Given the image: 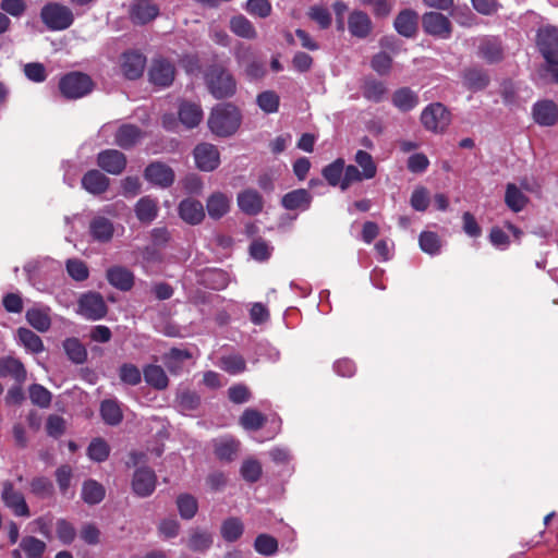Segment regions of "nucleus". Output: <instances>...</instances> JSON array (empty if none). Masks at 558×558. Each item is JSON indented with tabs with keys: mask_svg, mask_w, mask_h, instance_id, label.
Listing matches in <instances>:
<instances>
[{
	"mask_svg": "<svg viewBox=\"0 0 558 558\" xmlns=\"http://www.w3.org/2000/svg\"><path fill=\"white\" fill-rule=\"evenodd\" d=\"M240 123V110L231 104L217 105L208 119L210 131L218 136L232 135L239 129Z\"/></svg>",
	"mask_w": 558,
	"mask_h": 558,
	"instance_id": "f257e3e1",
	"label": "nucleus"
},
{
	"mask_svg": "<svg viewBox=\"0 0 558 558\" xmlns=\"http://www.w3.org/2000/svg\"><path fill=\"white\" fill-rule=\"evenodd\" d=\"M205 82L216 99L232 97L236 92V82L232 74L221 65H211L205 74Z\"/></svg>",
	"mask_w": 558,
	"mask_h": 558,
	"instance_id": "f03ea898",
	"label": "nucleus"
},
{
	"mask_svg": "<svg viewBox=\"0 0 558 558\" xmlns=\"http://www.w3.org/2000/svg\"><path fill=\"white\" fill-rule=\"evenodd\" d=\"M41 22L49 31L68 29L74 22L72 10L59 2H47L40 11Z\"/></svg>",
	"mask_w": 558,
	"mask_h": 558,
	"instance_id": "7ed1b4c3",
	"label": "nucleus"
},
{
	"mask_svg": "<svg viewBox=\"0 0 558 558\" xmlns=\"http://www.w3.org/2000/svg\"><path fill=\"white\" fill-rule=\"evenodd\" d=\"M94 88L89 75L73 71L64 74L59 81V89L66 99H78L88 95Z\"/></svg>",
	"mask_w": 558,
	"mask_h": 558,
	"instance_id": "20e7f679",
	"label": "nucleus"
},
{
	"mask_svg": "<svg viewBox=\"0 0 558 558\" xmlns=\"http://www.w3.org/2000/svg\"><path fill=\"white\" fill-rule=\"evenodd\" d=\"M423 126L434 133H442L451 122V113L440 102L429 104L421 113Z\"/></svg>",
	"mask_w": 558,
	"mask_h": 558,
	"instance_id": "39448f33",
	"label": "nucleus"
},
{
	"mask_svg": "<svg viewBox=\"0 0 558 558\" xmlns=\"http://www.w3.org/2000/svg\"><path fill=\"white\" fill-rule=\"evenodd\" d=\"M355 161L362 168L360 171L355 166L349 165L345 168V184L356 183L363 180H369L375 178L377 173V167L371 154L365 150H357L355 154Z\"/></svg>",
	"mask_w": 558,
	"mask_h": 558,
	"instance_id": "423d86ee",
	"label": "nucleus"
},
{
	"mask_svg": "<svg viewBox=\"0 0 558 558\" xmlns=\"http://www.w3.org/2000/svg\"><path fill=\"white\" fill-rule=\"evenodd\" d=\"M536 43L539 52L554 71V66L558 65V28L555 26L541 28L537 32Z\"/></svg>",
	"mask_w": 558,
	"mask_h": 558,
	"instance_id": "0eeeda50",
	"label": "nucleus"
},
{
	"mask_svg": "<svg viewBox=\"0 0 558 558\" xmlns=\"http://www.w3.org/2000/svg\"><path fill=\"white\" fill-rule=\"evenodd\" d=\"M77 306V313L89 320L104 318L108 311L104 298L95 292L83 294L78 300Z\"/></svg>",
	"mask_w": 558,
	"mask_h": 558,
	"instance_id": "6e6552de",
	"label": "nucleus"
},
{
	"mask_svg": "<svg viewBox=\"0 0 558 558\" xmlns=\"http://www.w3.org/2000/svg\"><path fill=\"white\" fill-rule=\"evenodd\" d=\"M129 19L134 25H147L160 14L159 5L153 1L133 0L128 10Z\"/></svg>",
	"mask_w": 558,
	"mask_h": 558,
	"instance_id": "1a4fd4ad",
	"label": "nucleus"
},
{
	"mask_svg": "<svg viewBox=\"0 0 558 558\" xmlns=\"http://www.w3.org/2000/svg\"><path fill=\"white\" fill-rule=\"evenodd\" d=\"M175 76V68L173 63L165 58H156L153 60L148 70L149 82L157 87L170 86Z\"/></svg>",
	"mask_w": 558,
	"mask_h": 558,
	"instance_id": "9d476101",
	"label": "nucleus"
},
{
	"mask_svg": "<svg viewBox=\"0 0 558 558\" xmlns=\"http://www.w3.org/2000/svg\"><path fill=\"white\" fill-rule=\"evenodd\" d=\"M146 66V57L136 50H129L120 57V70L128 80L140 78Z\"/></svg>",
	"mask_w": 558,
	"mask_h": 558,
	"instance_id": "9b49d317",
	"label": "nucleus"
},
{
	"mask_svg": "<svg viewBox=\"0 0 558 558\" xmlns=\"http://www.w3.org/2000/svg\"><path fill=\"white\" fill-rule=\"evenodd\" d=\"M1 499L5 507H8L16 517H29V508L25 501L22 493L16 490L13 484L9 481L3 483Z\"/></svg>",
	"mask_w": 558,
	"mask_h": 558,
	"instance_id": "f8f14e48",
	"label": "nucleus"
},
{
	"mask_svg": "<svg viewBox=\"0 0 558 558\" xmlns=\"http://www.w3.org/2000/svg\"><path fill=\"white\" fill-rule=\"evenodd\" d=\"M196 167L202 171H214L220 163L217 147L209 143L198 144L193 151Z\"/></svg>",
	"mask_w": 558,
	"mask_h": 558,
	"instance_id": "ddd939ff",
	"label": "nucleus"
},
{
	"mask_svg": "<svg viewBox=\"0 0 558 558\" xmlns=\"http://www.w3.org/2000/svg\"><path fill=\"white\" fill-rule=\"evenodd\" d=\"M126 156L117 149H105L97 155L98 167L109 174H121L126 167Z\"/></svg>",
	"mask_w": 558,
	"mask_h": 558,
	"instance_id": "4468645a",
	"label": "nucleus"
},
{
	"mask_svg": "<svg viewBox=\"0 0 558 558\" xmlns=\"http://www.w3.org/2000/svg\"><path fill=\"white\" fill-rule=\"evenodd\" d=\"M174 171L163 162L149 163L144 171V178L151 184L169 187L174 182Z\"/></svg>",
	"mask_w": 558,
	"mask_h": 558,
	"instance_id": "2eb2a0df",
	"label": "nucleus"
},
{
	"mask_svg": "<svg viewBox=\"0 0 558 558\" xmlns=\"http://www.w3.org/2000/svg\"><path fill=\"white\" fill-rule=\"evenodd\" d=\"M425 33L439 38H448L451 35V23L447 16L439 12H428L423 16Z\"/></svg>",
	"mask_w": 558,
	"mask_h": 558,
	"instance_id": "dca6fc26",
	"label": "nucleus"
},
{
	"mask_svg": "<svg viewBox=\"0 0 558 558\" xmlns=\"http://www.w3.org/2000/svg\"><path fill=\"white\" fill-rule=\"evenodd\" d=\"M532 117L541 126H553L558 122V105L547 99L536 101L532 107Z\"/></svg>",
	"mask_w": 558,
	"mask_h": 558,
	"instance_id": "f3484780",
	"label": "nucleus"
},
{
	"mask_svg": "<svg viewBox=\"0 0 558 558\" xmlns=\"http://www.w3.org/2000/svg\"><path fill=\"white\" fill-rule=\"evenodd\" d=\"M157 477L149 468H140L135 471L132 481V488L138 497L151 495L156 488Z\"/></svg>",
	"mask_w": 558,
	"mask_h": 558,
	"instance_id": "a211bd4d",
	"label": "nucleus"
},
{
	"mask_svg": "<svg viewBox=\"0 0 558 558\" xmlns=\"http://www.w3.org/2000/svg\"><path fill=\"white\" fill-rule=\"evenodd\" d=\"M108 282L116 289L130 291L135 281L134 274L124 266H111L106 271Z\"/></svg>",
	"mask_w": 558,
	"mask_h": 558,
	"instance_id": "6ab92c4d",
	"label": "nucleus"
},
{
	"mask_svg": "<svg viewBox=\"0 0 558 558\" xmlns=\"http://www.w3.org/2000/svg\"><path fill=\"white\" fill-rule=\"evenodd\" d=\"M345 162L342 158L324 167L322 174L329 185L340 187L341 191L348 190L353 183L345 184Z\"/></svg>",
	"mask_w": 558,
	"mask_h": 558,
	"instance_id": "aec40b11",
	"label": "nucleus"
},
{
	"mask_svg": "<svg viewBox=\"0 0 558 558\" xmlns=\"http://www.w3.org/2000/svg\"><path fill=\"white\" fill-rule=\"evenodd\" d=\"M393 26L399 35L413 38L418 29V14L410 9L402 10L397 15Z\"/></svg>",
	"mask_w": 558,
	"mask_h": 558,
	"instance_id": "412c9836",
	"label": "nucleus"
},
{
	"mask_svg": "<svg viewBox=\"0 0 558 558\" xmlns=\"http://www.w3.org/2000/svg\"><path fill=\"white\" fill-rule=\"evenodd\" d=\"M477 54L488 63L501 61L504 58L501 40L494 36H485L481 38Z\"/></svg>",
	"mask_w": 558,
	"mask_h": 558,
	"instance_id": "4be33fe9",
	"label": "nucleus"
},
{
	"mask_svg": "<svg viewBox=\"0 0 558 558\" xmlns=\"http://www.w3.org/2000/svg\"><path fill=\"white\" fill-rule=\"evenodd\" d=\"M0 377L12 378L16 384L22 385L27 377L24 364L15 357H0Z\"/></svg>",
	"mask_w": 558,
	"mask_h": 558,
	"instance_id": "5701e85b",
	"label": "nucleus"
},
{
	"mask_svg": "<svg viewBox=\"0 0 558 558\" xmlns=\"http://www.w3.org/2000/svg\"><path fill=\"white\" fill-rule=\"evenodd\" d=\"M144 137L142 130L134 124H122L114 134V143L123 148L130 149Z\"/></svg>",
	"mask_w": 558,
	"mask_h": 558,
	"instance_id": "b1692460",
	"label": "nucleus"
},
{
	"mask_svg": "<svg viewBox=\"0 0 558 558\" xmlns=\"http://www.w3.org/2000/svg\"><path fill=\"white\" fill-rule=\"evenodd\" d=\"M89 233L94 241L108 243L113 238L114 227L108 218L96 216L89 222Z\"/></svg>",
	"mask_w": 558,
	"mask_h": 558,
	"instance_id": "393cba45",
	"label": "nucleus"
},
{
	"mask_svg": "<svg viewBox=\"0 0 558 558\" xmlns=\"http://www.w3.org/2000/svg\"><path fill=\"white\" fill-rule=\"evenodd\" d=\"M348 28L353 37L366 38L373 29V24L365 12L353 11L348 19Z\"/></svg>",
	"mask_w": 558,
	"mask_h": 558,
	"instance_id": "a878e982",
	"label": "nucleus"
},
{
	"mask_svg": "<svg viewBox=\"0 0 558 558\" xmlns=\"http://www.w3.org/2000/svg\"><path fill=\"white\" fill-rule=\"evenodd\" d=\"M109 178L99 170L87 171L82 178V186L90 194L100 195L109 187Z\"/></svg>",
	"mask_w": 558,
	"mask_h": 558,
	"instance_id": "bb28decb",
	"label": "nucleus"
},
{
	"mask_svg": "<svg viewBox=\"0 0 558 558\" xmlns=\"http://www.w3.org/2000/svg\"><path fill=\"white\" fill-rule=\"evenodd\" d=\"M180 217L190 225H198L205 217L203 204L196 199H183L179 204Z\"/></svg>",
	"mask_w": 558,
	"mask_h": 558,
	"instance_id": "cd10ccee",
	"label": "nucleus"
},
{
	"mask_svg": "<svg viewBox=\"0 0 558 558\" xmlns=\"http://www.w3.org/2000/svg\"><path fill=\"white\" fill-rule=\"evenodd\" d=\"M312 202L311 194L304 189H298L287 193L282 199V206L288 210H306Z\"/></svg>",
	"mask_w": 558,
	"mask_h": 558,
	"instance_id": "c85d7f7f",
	"label": "nucleus"
},
{
	"mask_svg": "<svg viewBox=\"0 0 558 558\" xmlns=\"http://www.w3.org/2000/svg\"><path fill=\"white\" fill-rule=\"evenodd\" d=\"M240 209L247 215H257L263 209V198L257 191L245 190L238 195Z\"/></svg>",
	"mask_w": 558,
	"mask_h": 558,
	"instance_id": "c756f323",
	"label": "nucleus"
},
{
	"mask_svg": "<svg viewBox=\"0 0 558 558\" xmlns=\"http://www.w3.org/2000/svg\"><path fill=\"white\" fill-rule=\"evenodd\" d=\"M206 208L210 218L220 219L230 210V198L221 192L213 193L207 199Z\"/></svg>",
	"mask_w": 558,
	"mask_h": 558,
	"instance_id": "7c9ffc66",
	"label": "nucleus"
},
{
	"mask_svg": "<svg viewBox=\"0 0 558 558\" xmlns=\"http://www.w3.org/2000/svg\"><path fill=\"white\" fill-rule=\"evenodd\" d=\"M16 340L17 343L23 345L27 352L33 354L41 353L45 349L40 337L25 327H20L16 330Z\"/></svg>",
	"mask_w": 558,
	"mask_h": 558,
	"instance_id": "2f4dec72",
	"label": "nucleus"
},
{
	"mask_svg": "<svg viewBox=\"0 0 558 558\" xmlns=\"http://www.w3.org/2000/svg\"><path fill=\"white\" fill-rule=\"evenodd\" d=\"M391 101L400 111L408 112L418 104V96L409 87H401L392 94Z\"/></svg>",
	"mask_w": 558,
	"mask_h": 558,
	"instance_id": "473e14b6",
	"label": "nucleus"
},
{
	"mask_svg": "<svg viewBox=\"0 0 558 558\" xmlns=\"http://www.w3.org/2000/svg\"><path fill=\"white\" fill-rule=\"evenodd\" d=\"M135 215L143 223H150L158 215V204L149 196H144L135 204Z\"/></svg>",
	"mask_w": 558,
	"mask_h": 558,
	"instance_id": "72a5a7b5",
	"label": "nucleus"
},
{
	"mask_svg": "<svg viewBox=\"0 0 558 558\" xmlns=\"http://www.w3.org/2000/svg\"><path fill=\"white\" fill-rule=\"evenodd\" d=\"M27 323L39 332H46L51 327L49 308L32 307L26 312Z\"/></svg>",
	"mask_w": 558,
	"mask_h": 558,
	"instance_id": "f704fd0d",
	"label": "nucleus"
},
{
	"mask_svg": "<svg viewBox=\"0 0 558 558\" xmlns=\"http://www.w3.org/2000/svg\"><path fill=\"white\" fill-rule=\"evenodd\" d=\"M179 119L186 128H195L203 119L202 108L196 104L182 102L179 108Z\"/></svg>",
	"mask_w": 558,
	"mask_h": 558,
	"instance_id": "c9c22d12",
	"label": "nucleus"
},
{
	"mask_svg": "<svg viewBox=\"0 0 558 558\" xmlns=\"http://www.w3.org/2000/svg\"><path fill=\"white\" fill-rule=\"evenodd\" d=\"M240 442L233 438H222L214 444L215 454L220 461L231 462L238 451Z\"/></svg>",
	"mask_w": 558,
	"mask_h": 558,
	"instance_id": "e433bc0d",
	"label": "nucleus"
},
{
	"mask_svg": "<svg viewBox=\"0 0 558 558\" xmlns=\"http://www.w3.org/2000/svg\"><path fill=\"white\" fill-rule=\"evenodd\" d=\"M145 381L155 389L162 390L168 386V376L159 365L150 364L144 367Z\"/></svg>",
	"mask_w": 558,
	"mask_h": 558,
	"instance_id": "4c0bfd02",
	"label": "nucleus"
},
{
	"mask_svg": "<svg viewBox=\"0 0 558 558\" xmlns=\"http://www.w3.org/2000/svg\"><path fill=\"white\" fill-rule=\"evenodd\" d=\"M463 82L469 89L481 90L488 85L489 76L482 69L471 68L464 71Z\"/></svg>",
	"mask_w": 558,
	"mask_h": 558,
	"instance_id": "58836bf2",
	"label": "nucleus"
},
{
	"mask_svg": "<svg viewBox=\"0 0 558 558\" xmlns=\"http://www.w3.org/2000/svg\"><path fill=\"white\" fill-rule=\"evenodd\" d=\"M64 351L74 364H83L87 360V350L77 338H68L63 342Z\"/></svg>",
	"mask_w": 558,
	"mask_h": 558,
	"instance_id": "ea45409f",
	"label": "nucleus"
},
{
	"mask_svg": "<svg viewBox=\"0 0 558 558\" xmlns=\"http://www.w3.org/2000/svg\"><path fill=\"white\" fill-rule=\"evenodd\" d=\"M221 536L228 543L236 542L244 532V524L239 518H228L221 524Z\"/></svg>",
	"mask_w": 558,
	"mask_h": 558,
	"instance_id": "a19ab883",
	"label": "nucleus"
},
{
	"mask_svg": "<svg viewBox=\"0 0 558 558\" xmlns=\"http://www.w3.org/2000/svg\"><path fill=\"white\" fill-rule=\"evenodd\" d=\"M527 197L513 183H509L506 187L505 202L507 206L514 213L521 211L527 204Z\"/></svg>",
	"mask_w": 558,
	"mask_h": 558,
	"instance_id": "79ce46f5",
	"label": "nucleus"
},
{
	"mask_svg": "<svg viewBox=\"0 0 558 558\" xmlns=\"http://www.w3.org/2000/svg\"><path fill=\"white\" fill-rule=\"evenodd\" d=\"M230 29L233 34L242 38L254 39L256 37L254 25L244 15L233 16L230 21Z\"/></svg>",
	"mask_w": 558,
	"mask_h": 558,
	"instance_id": "37998d69",
	"label": "nucleus"
},
{
	"mask_svg": "<svg viewBox=\"0 0 558 558\" xmlns=\"http://www.w3.org/2000/svg\"><path fill=\"white\" fill-rule=\"evenodd\" d=\"M105 488L94 480H88L82 487V499L89 505H96L105 498Z\"/></svg>",
	"mask_w": 558,
	"mask_h": 558,
	"instance_id": "c03bdc74",
	"label": "nucleus"
},
{
	"mask_svg": "<svg viewBox=\"0 0 558 558\" xmlns=\"http://www.w3.org/2000/svg\"><path fill=\"white\" fill-rule=\"evenodd\" d=\"M219 367L230 375H238L246 371V362L240 354H229L220 357Z\"/></svg>",
	"mask_w": 558,
	"mask_h": 558,
	"instance_id": "a18cd8bd",
	"label": "nucleus"
},
{
	"mask_svg": "<svg viewBox=\"0 0 558 558\" xmlns=\"http://www.w3.org/2000/svg\"><path fill=\"white\" fill-rule=\"evenodd\" d=\"M240 474L250 484L258 482L263 474L260 462L254 458L245 459L241 464Z\"/></svg>",
	"mask_w": 558,
	"mask_h": 558,
	"instance_id": "49530a36",
	"label": "nucleus"
},
{
	"mask_svg": "<svg viewBox=\"0 0 558 558\" xmlns=\"http://www.w3.org/2000/svg\"><path fill=\"white\" fill-rule=\"evenodd\" d=\"M100 414L109 425H118L123 418L121 408L114 400H104L100 404Z\"/></svg>",
	"mask_w": 558,
	"mask_h": 558,
	"instance_id": "de8ad7c7",
	"label": "nucleus"
},
{
	"mask_svg": "<svg viewBox=\"0 0 558 558\" xmlns=\"http://www.w3.org/2000/svg\"><path fill=\"white\" fill-rule=\"evenodd\" d=\"M266 416L255 409H246L240 416V424L246 430H258L266 422Z\"/></svg>",
	"mask_w": 558,
	"mask_h": 558,
	"instance_id": "09e8293b",
	"label": "nucleus"
},
{
	"mask_svg": "<svg viewBox=\"0 0 558 558\" xmlns=\"http://www.w3.org/2000/svg\"><path fill=\"white\" fill-rule=\"evenodd\" d=\"M204 280L210 289L223 290L230 283V275L222 269H209L205 272Z\"/></svg>",
	"mask_w": 558,
	"mask_h": 558,
	"instance_id": "8fccbe9b",
	"label": "nucleus"
},
{
	"mask_svg": "<svg viewBox=\"0 0 558 558\" xmlns=\"http://www.w3.org/2000/svg\"><path fill=\"white\" fill-rule=\"evenodd\" d=\"M364 98L373 102H379L387 94L384 83L376 80H366L362 86Z\"/></svg>",
	"mask_w": 558,
	"mask_h": 558,
	"instance_id": "3c124183",
	"label": "nucleus"
},
{
	"mask_svg": "<svg viewBox=\"0 0 558 558\" xmlns=\"http://www.w3.org/2000/svg\"><path fill=\"white\" fill-rule=\"evenodd\" d=\"M20 547L27 558H43L46 550L45 542L34 536L23 537Z\"/></svg>",
	"mask_w": 558,
	"mask_h": 558,
	"instance_id": "603ef678",
	"label": "nucleus"
},
{
	"mask_svg": "<svg viewBox=\"0 0 558 558\" xmlns=\"http://www.w3.org/2000/svg\"><path fill=\"white\" fill-rule=\"evenodd\" d=\"M177 506L181 518L185 520L192 519L198 510L196 498L190 494H181L178 496Z\"/></svg>",
	"mask_w": 558,
	"mask_h": 558,
	"instance_id": "864d4df0",
	"label": "nucleus"
},
{
	"mask_svg": "<svg viewBox=\"0 0 558 558\" xmlns=\"http://www.w3.org/2000/svg\"><path fill=\"white\" fill-rule=\"evenodd\" d=\"M256 104L265 113H275L279 109L280 98L274 90H265L257 95Z\"/></svg>",
	"mask_w": 558,
	"mask_h": 558,
	"instance_id": "5fc2aeb1",
	"label": "nucleus"
},
{
	"mask_svg": "<svg viewBox=\"0 0 558 558\" xmlns=\"http://www.w3.org/2000/svg\"><path fill=\"white\" fill-rule=\"evenodd\" d=\"M65 269L69 276L75 281H85L89 277L87 264L78 258L66 259Z\"/></svg>",
	"mask_w": 558,
	"mask_h": 558,
	"instance_id": "6e6d98bb",
	"label": "nucleus"
},
{
	"mask_svg": "<svg viewBox=\"0 0 558 558\" xmlns=\"http://www.w3.org/2000/svg\"><path fill=\"white\" fill-rule=\"evenodd\" d=\"M420 247L429 255H436L440 252V239L437 233L423 231L418 238Z\"/></svg>",
	"mask_w": 558,
	"mask_h": 558,
	"instance_id": "4d7b16f0",
	"label": "nucleus"
},
{
	"mask_svg": "<svg viewBox=\"0 0 558 558\" xmlns=\"http://www.w3.org/2000/svg\"><path fill=\"white\" fill-rule=\"evenodd\" d=\"M254 548L260 555L272 556L278 550V542L269 534H259L255 538Z\"/></svg>",
	"mask_w": 558,
	"mask_h": 558,
	"instance_id": "13d9d810",
	"label": "nucleus"
},
{
	"mask_svg": "<svg viewBox=\"0 0 558 558\" xmlns=\"http://www.w3.org/2000/svg\"><path fill=\"white\" fill-rule=\"evenodd\" d=\"M110 448L108 444L101 438H95L92 440L87 448L88 457L96 462H102L108 459Z\"/></svg>",
	"mask_w": 558,
	"mask_h": 558,
	"instance_id": "bf43d9fd",
	"label": "nucleus"
},
{
	"mask_svg": "<svg viewBox=\"0 0 558 558\" xmlns=\"http://www.w3.org/2000/svg\"><path fill=\"white\" fill-rule=\"evenodd\" d=\"M32 402L40 408H48L51 403V392L39 384H33L28 389Z\"/></svg>",
	"mask_w": 558,
	"mask_h": 558,
	"instance_id": "052dcab7",
	"label": "nucleus"
},
{
	"mask_svg": "<svg viewBox=\"0 0 558 558\" xmlns=\"http://www.w3.org/2000/svg\"><path fill=\"white\" fill-rule=\"evenodd\" d=\"M213 545V537L208 532L194 531L189 539V547L193 551H205Z\"/></svg>",
	"mask_w": 558,
	"mask_h": 558,
	"instance_id": "680f3d73",
	"label": "nucleus"
},
{
	"mask_svg": "<svg viewBox=\"0 0 558 558\" xmlns=\"http://www.w3.org/2000/svg\"><path fill=\"white\" fill-rule=\"evenodd\" d=\"M119 376L122 383L136 386L142 380V373L137 366L131 363H124L119 368Z\"/></svg>",
	"mask_w": 558,
	"mask_h": 558,
	"instance_id": "e2e57ef3",
	"label": "nucleus"
},
{
	"mask_svg": "<svg viewBox=\"0 0 558 558\" xmlns=\"http://www.w3.org/2000/svg\"><path fill=\"white\" fill-rule=\"evenodd\" d=\"M245 10L253 16L265 19L271 13V4L268 0H247Z\"/></svg>",
	"mask_w": 558,
	"mask_h": 558,
	"instance_id": "0e129e2a",
	"label": "nucleus"
},
{
	"mask_svg": "<svg viewBox=\"0 0 558 558\" xmlns=\"http://www.w3.org/2000/svg\"><path fill=\"white\" fill-rule=\"evenodd\" d=\"M272 248L262 239L254 240L250 245L251 256L258 262L267 260L271 255Z\"/></svg>",
	"mask_w": 558,
	"mask_h": 558,
	"instance_id": "69168bd1",
	"label": "nucleus"
},
{
	"mask_svg": "<svg viewBox=\"0 0 558 558\" xmlns=\"http://www.w3.org/2000/svg\"><path fill=\"white\" fill-rule=\"evenodd\" d=\"M162 263V254L154 246H146L142 250V264L146 271Z\"/></svg>",
	"mask_w": 558,
	"mask_h": 558,
	"instance_id": "338daca9",
	"label": "nucleus"
},
{
	"mask_svg": "<svg viewBox=\"0 0 558 558\" xmlns=\"http://www.w3.org/2000/svg\"><path fill=\"white\" fill-rule=\"evenodd\" d=\"M310 17L315 21L322 29L331 25V14L329 10L322 5H314L308 12Z\"/></svg>",
	"mask_w": 558,
	"mask_h": 558,
	"instance_id": "774afa93",
	"label": "nucleus"
}]
</instances>
